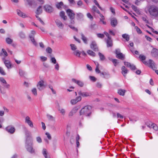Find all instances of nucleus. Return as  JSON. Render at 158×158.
<instances>
[{
  "instance_id": "f257e3e1",
  "label": "nucleus",
  "mask_w": 158,
  "mask_h": 158,
  "mask_svg": "<svg viewBox=\"0 0 158 158\" xmlns=\"http://www.w3.org/2000/svg\"><path fill=\"white\" fill-rule=\"evenodd\" d=\"M148 12L151 17H157L158 16V7L152 5L148 7Z\"/></svg>"
},
{
  "instance_id": "f03ea898",
  "label": "nucleus",
  "mask_w": 158,
  "mask_h": 158,
  "mask_svg": "<svg viewBox=\"0 0 158 158\" xmlns=\"http://www.w3.org/2000/svg\"><path fill=\"white\" fill-rule=\"evenodd\" d=\"M92 107L90 106H86L83 108L80 112V115H85L86 116H89L91 113Z\"/></svg>"
},
{
  "instance_id": "7ed1b4c3",
  "label": "nucleus",
  "mask_w": 158,
  "mask_h": 158,
  "mask_svg": "<svg viewBox=\"0 0 158 158\" xmlns=\"http://www.w3.org/2000/svg\"><path fill=\"white\" fill-rule=\"evenodd\" d=\"M25 148L27 151L31 154H35V151L33 147L32 141L31 142H25Z\"/></svg>"
},
{
  "instance_id": "20e7f679",
  "label": "nucleus",
  "mask_w": 158,
  "mask_h": 158,
  "mask_svg": "<svg viewBox=\"0 0 158 158\" xmlns=\"http://www.w3.org/2000/svg\"><path fill=\"white\" fill-rule=\"evenodd\" d=\"M143 62L146 65H149V67L153 70H155L156 69L154 62L151 59L149 60L148 62L146 61H143Z\"/></svg>"
},
{
  "instance_id": "39448f33",
  "label": "nucleus",
  "mask_w": 158,
  "mask_h": 158,
  "mask_svg": "<svg viewBox=\"0 0 158 158\" xmlns=\"http://www.w3.org/2000/svg\"><path fill=\"white\" fill-rule=\"evenodd\" d=\"M25 134L26 137V142L32 141V138L31 133L26 128L25 130Z\"/></svg>"
},
{
  "instance_id": "423d86ee",
  "label": "nucleus",
  "mask_w": 158,
  "mask_h": 158,
  "mask_svg": "<svg viewBox=\"0 0 158 158\" xmlns=\"http://www.w3.org/2000/svg\"><path fill=\"white\" fill-rule=\"evenodd\" d=\"M44 8L46 12L49 13H52L54 10L53 7L48 4L44 5Z\"/></svg>"
},
{
  "instance_id": "0eeeda50",
  "label": "nucleus",
  "mask_w": 158,
  "mask_h": 158,
  "mask_svg": "<svg viewBox=\"0 0 158 158\" xmlns=\"http://www.w3.org/2000/svg\"><path fill=\"white\" fill-rule=\"evenodd\" d=\"M66 12L70 19H74L75 17V13L74 12L70 9H68Z\"/></svg>"
},
{
  "instance_id": "6e6552de",
  "label": "nucleus",
  "mask_w": 158,
  "mask_h": 158,
  "mask_svg": "<svg viewBox=\"0 0 158 158\" xmlns=\"http://www.w3.org/2000/svg\"><path fill=\"white\" fill-rule=\"evenodd\" d=\"M6 130L11 134H13L15 130V128L12 126H9L5 128Z\"/></svg>"
},
{
  "instance_id": "1a4fd4ad",
  "label": "nucleus",
  "mask_w": 158,
  "mask_h": 158,
  "mask_svg": "<svg viewBox=\"0 0 158 158\" xmlns=\"http://www.w3.org/2000/svg\"><path fill=\"white\" fill-rule=\"evenodd\" d=\"M90 47L94 51H98V48L95 41H94L92 42L90 44Z\"/></svg>"
},
{
  "instance_id": "9d476101",
  "label": "nucleus",
  "mask_w": 158,
  "mask_h": 158,
  "mask_svg": "<svg viewBox=\"0 0 158 158\" xmlns=\"http://www.w3.org/2000/svg\"><path fill=\"white\" fill-rule=\"evenodd\" d=\"M25 122L26 123H27L30 127H33V123L30 120V118L29 116H27L26 117L25 119Z\"/></svg>"
},
{
  "instance_id": "9b49d317",
  "label": "nucleus",
  "mask_w": 158,
  "mask_h": 158,
  "mask_svg": "<svg viewBox=\"0 0 158 158\" xmlns=\"http://www.w3.org/2000/svg\"><path fill=\"white\" fill-rule=\"evenodd\" d=\"M2 60L6 66L7 69H9L11 68V64L10 61L5 60L4 58H2Z\"/></svg>"
},
{
  "instance_id": "f8f14e48",
  "label": "nucleus",
  "mask_w": 158,
  "mask_h": 158,
  "mask_svg": "<svg viewBox=\"0 0 158 158\" xmlns=\"http://www.w3.org/2000/svg\"><path fill=\"white\" fill-rule=\"evenodd\" d=\"M110 24L111 25L114 27H116L118 24V22L117 19L114 18H112L110 19Z\"/></svg>"
},
{
  "instance_id": "ddd939ff",
  "label": "nucleus",
  "mask_w": 158,
  "mask_h": 158,
  "mask_svg": "<svg viewBox=\"0 0 158 158\" xmlns=\"http://www.w3.org/2000/svg\"><path fill=\"white\" fill-rule=\"evenodd\" d=\"M78 109L77 107H74L72 109L71 111L69 113V117L72 116L77 111Z\"/></svg>"
},
{
  "instance_id": "4468645a",
  "label": "nucleus",
  "mask_w": 158,
  "mask_h": 158,
  "mask_svg": "<svg viewBox=\"0 0 158 158\" xmlns=\"http://www.w3.org/2000/svg\"><path fill=\"white\" fill-rule=\"evenodd\" d=\"M55 22L56 25L58 27L61 29H63V28L64 25L60 20L57 19L56 20Z\"/></svg>"
},
{
  "instance_id": "2eb2a0df",
  "label": "nucleus",
  "mask_w": 158,
  "mask_h": 158,
  "mask_svg": "<svg viewBox=\"0 0 158 158\" xmlns=\"http://www.w3.org/2000/svg\"><path fill=\"white\" fill-rule=\"evenodd\" d=\"M17 14L19 16L23 18H26L27 17V15L20 10L17 9L16 10Z\"/></svg>"
},
{
  "instance_id": "dca6fc26",
  "label": "nucleus",
  "mask_w": 158,
  "mask_h": 158,
  "mask_svg": "<svg viewBox=\"0 0 158 158\" xmlns=\"http://www.w3.org/2000/svg\"><path fill=\"white\" fill-rule=\"evenodd\" d=\"M106 43L107 44V47H111L113 46V41L111 38H108L106 40Z\"/></svg>"
},
{
  "instance_id": "f3484780",
  "label": "nucleus",
  "mask_w": 158,
  "mask_h": 158,
  "mask_svg": "<svg viewBox=\"0 0 158 158\" xmlns=\"http://www.w3.org/2000/svg\"><path fill=\"white\" fill-rule=\"evenodd\" d=\"M152 55L153 57H156L158 56V50L153 48L151 51Z\"/></svg>"
},
{
  "instance_id": "a211bd4d",
  "label": "nucleus",
  "mask_w": 158,
  "mask_h": 158,
  "mask_svg": "<svg viewBox=\"0 0 158 158\" xmlns=\"http://www.w3.org/2000/svg\"><path fill=\"white\" fill-rule=\"evenodd\" d=\"M122 73L124 77H126V75L127 74L128 70L124 66H123L122 68Z\"/></svg>"
},
{
  "instance_id": "6ab92c4d",
  "label": "nucleus",
  "mask_w": 158,
  "mask_h": 158,
  "mask_svg": "<svg viewBox=\"0 0 158 158\" xmlns=\"http://www.w3.org/2000/svg\"><path fill=\"white\" fill-rule=\"evenodd\" d=\"M60 15L61 18L63 19L64 20H66L67 19V17L65 15V13L63 11H61L60 12Z\"/></svg>"
},
{
  "instance_id": "aec40b11",
  "label": "nucleus",
  "mask_w": 158,
  "mask_h": 158,
  "mask_svg": "<svg viewBox=\"0 0 158 158\" xmlns=\"http://www.w3.org/2000/svg\"><path fill=\"white\" fill-rule=\"evenodd\" d=\"M42 12V9L41 6H39L37 8L35 13L37 15L40 14Z\"/></svg>"
},
{
  "instance_id": "412c9836",
  "label": "nucleus",
  "mask_w": 158,
  "mask_h": 158,
  "mask_svg": "<svg viewBox=\"0 0 158 158\" xmlns=\"http://www.w3.org/2000/svg\"><path fill=\"white\" fill-rule=\"evenodd\" d=\"M78 94L80 95H81L83 97H87L89 96V94L87 93L86 92H83L81 91H80L78 92Z\"/></svg>"
},
{
  "instance_id": "4be33fe9",
  "label": "nucleus",
  "mask_w": 158,
  "mask_h": 158,
  "mask_svg": "<svg viewBox=\"0 0 158 158\" xmlns=\"http://www.w3.org/2000/svg\"><path fill=\"white\" fill-rule=\"evenodd\" d=\"M102 75L103 76V78H106L109 77L110 75L109 73L104 72L100 73V76H102Z\"/></svg>"
},
{
  "instance_id": "5701e85b",
  "label": "nucleus",
  "mask_w": 158,
  "mask_h": 158,
  "mask_svg": "<svg viewBox=\"0 0 158 158\" xmlns=\"http://www.w3.org/2000/svg\"><path fill=\"white\" fill-rule=\"evenodd\" d=\"M29 37L31 41L33 43V44L35 45H36L37 43L35 40L34 36L33 35H29Z\"/></svg>"
},
{
  "instance_id": "b1692460",
  "label": "nucleus",
  "mask_w": 158,
  "mask_h": 158,
  "mask_svg": "<svg viewBox=\"0 0 158 158\" xmlns=\"http://www.w3.org/2000/svg\"><path fill=\"white\" fill-rule=\"evenodd\" d=\"M19 35L22 39H24L26 38V35L25 33L22 31H21L19 32Z\"/></svg>"
},
{
  "instance_id": "393cba45",
  "label": "nucleus",
  "mask_w": 158,
  "mask_h": 158,
  "mask_svg": "<svg viewBox=\"0 0 158 158\" xmlns=\"http://www.w3.org/2000/svg\"><path fill=\"white\" fill-rule=\"evenodd\" d=\"M126 92L125 90L120 89L118 90V93L120 95L124 96L125 95V94Z\"/></svg>"
},
{
  "instance_id": "a878e982",
  "label": "nucleus",
  "mask_w": 158,
  "mask_h": 158,
  "mask_svg": "<svg viewBox=\"0 0 158 158\" xmlns=\"http://www.w3.org/2000/svg\"><path fill=\"white\" fill-rule=\"evenodd\" d=\"M116 57L118 59L123 60L125 58L124 56L122 53L117 54V55H116Z\"/></svg>"
},
{
  "instance_id": "bb28decb",
  "label": "nucleus",
  "mask_w": 158,
  "mask_h": 158,
  "mask_svg": "<svg viewBox=\"0 0 158 158\" xmlns=\"http://www.w3.org/2000/svg\"><path fill=\"white\" fill-rule=\"evenodd\" d=\"M90 28L93 30H95L98 28V26L95 23H92L89 26Z\"/></svg>"
},
{
  "instance_id": "cd10ccee",
  "label": "nucleus",
  "mask_w": 158,
  "mask_h": 158,
  "mask_svg": "<svg viewBox=\"0 0 158 158\" xmlns=\"http://www.w3.org/2000/svg\"><path fill=\"white\" fill-rule=\"evenodd\" d=\"M47 117L48 119L49 120L52 121H54L55 120V118L49 114H47Z\"/></svg>"
},
{
  "instance_id": "c85d7f7f",
  "label": "nucleus",
  "mask_w": 158,
  "mask_h": 158,
  "mask_svg": "<svg viewBox=\"0 0 158 158\" xmlns=\"http://www.w3.org/2000/svg\"><path fill=\"white\" fill-rule=\"evenodd\" d=\"M63 5V3L61 2H57L56 4V7L58 9H60L62 6Z\"/></svg>"
},
{
  "instance_id": "c756f323",
  "label": "nucleus",
  "mask_w": 158,
  "mask_h": 158,
  "mask_svg": "<svg viewBox=\"0 0 158 158\" xmlns=\"http://www.w3.org/2000/svg\"><path fill=\"white\" fill-rule=\"evenodd\" d=\"M87 53L89 55L93 57H94L96 55L95 53L90 50H88Z\"/></svg>"
},
{
  "instance_id": "7c9ffc66",
  "label": "nucleus",
  "mask_w": 158,
  "mask_h": 158,
  "mask_svg": "<svg viewBox=\"0 0 158 158\" xmlns=\"http://www.w3.org/2000/svg\"><path fill=\"white\" fill-rule=\"evenodd\" d=\"M81 39L84 42V43L85 44H87V38L84 36V35L82 34H81Z\"/></svg>"
},
{
  "instance_id": "2f4dec72",
  "label": "nucleus",
  "mask_w": 158,
  "mask_h": 158,
  "mask_svg": "<svg viewBox=\"0 0 158 158\" xmlns=\"http://www.w3.org/2000/svg\"><path fill=\"white\" fill-rule=\"evenodd\" d=\"M122 36L123 38L125 39L126 41H128L129 40L130 37L129 35H128L126 34H124L122 35Z\"/></svg>"
},
{
  "instance_id": "473e14b6",
  "label": "nucleus",
  "mask_w": 158,
  "mask_h": 158,
  "mask_svg": "<svg viewBox=\"0 0 158 158\" xmlns=\"http://www.w3.org/2000/svg\"><path fill=\"white\" fill-rule=\"evenodd\" d=\"M98 54L100 58V60L103 61L105 59V57L104 56L102 53H101L100 52H99Z\"/></svg>"
},
{
  "instance_id": "72a5a7b5",
  "label": "nucleus",
  "mask_w": 158,
  "mask_h": 158,
  "mask_svg": "<svg viewBox=\"0 0 158 158\" xmlns=\"http://www.w3.org/2000/svg\"><path fill=\"white\" fill-rule=\"evenodd\" d=\"M77 19L78 20L81 19H82L83 17V15L81 13L77 14Z\"/></svg>"
},
{
  "instance_id": "f704fd0d",
  "label": "nucleus",
  "mask_w": 158,
  "mask_h": 158,
  "mask_svg": "<svg viewBox=\"0 0 158 158\" xmlns=\"http://www.w3.org/2000/svg\"><path fill=\"white\" fill-rule=\"evenodd\" d=\"M43 154L45 158H49L47 156V151L46 149L44 148L43 150Z\"/></svg>"
},
{
  "instance_id": "c9c22d12",
  "label": "nucleus",
  "mask_w": 158,
  "mask_h": 158,
  "mask_svg": "<svg viewBox=\"0 0 158 158\" xmlns=\"http://www.w3.org/2000/svg\"><path fill=\"white\" fill-rule=\"evenodd\" d=\"M73 54L75 56L80 57L81 54V52L78 50H77L73 52Z\"/></svg>"
},
{
  "instance_id": "e433bc0d",
  "label": "nucleus",
  "mask_w": 158,
  "mask_h": 158,
  "mask_svg": "<svg viewBox=\"0 0 158 158\" xmlns=\"http://www.w3.org/2000/svg\"><path fill=\"white\" fill-rule=\"evenodd\" d=\"M92 10L94 12H95L97 13L100 14V12L98 10L97 7L95 6H94L92 7Z\"/></svg>"
},
{
  "instance_id": "4c0bfd02",
  "label": "nucleus",
  "mask_w": 158,
  "mask_h": 158,
  "mask_svg": "<svg viewBox=\"0 0 158 158\" xmlns=\"http://www.w3.org/2000/svg\"><path fill=\"white\" fill-rule=\"evenodd\" d=\"M3 53L5 56H7V53L6 50L4 49H2V52L0 53V56L2 55V54Z\"/></svg>"
},
{
  "instance_id": "58836bf2",
  "label": "nucleus",
  "mask_w": 158,
  "mask_h": 158,
  "mask_svg": "<svg viewBox=\"0 0 158 158\" xmlns=\"http://www.w3.org/2000/svg\"><path fill=\"white\" fill-rule=\"evenodd\" d=\"M70 46L71 50L73 51H75L77 49L76 46L74 44H70Z\"/></svg>"
},
{
  "instance_id": "ea45409f",
  "label": "nucleus",
  "mask_w": 158,
  "mask_h": 158,
  "mask_svg": "<svg viewBox=\"0 0 158 158\" xmlns=\"http://www.w3.org/2000/svg\"><path fill=\"white\" fill-rule=\"evenodd\" d=\"M152 128L154 130L157 131L158 130L157 126L155 124H152L151 125Z\"/></svg>"
},
{
  "instance_id": "a19ab883",
  "label": "nucleus",
  "mask_w": 158,
  "mask_h": 158,
  "mask_svg": "<svg viewBox=\"0 0 158 158\" xmlns=\"http://www.w3.org/2000/svg\"><path fill=\"white\" fill-rule=\"evenodd\" d=\"M111 61L115 66H116L118 63V60L117 59H112Z\"/></svg>"
},
{
  "instance_id": "79ce46f5",
  "label": "nucleus",
  "mask_w": 158,
  "mask_h": 158,
  "mask_svg": "<svg viewBox=\"0 0 158 158\" xmlns=\"http://www.w3.org/2000/svg\"><path fill=\"white\" fill-rule=\"evenodd\" d=\"M31 92L35 96L37 95V90L36 88H34L31 90Z\"/></svg>"
},
{
  "instance_id": "37998d69",
  "label": "nucleus",
  "mask_w": 158,
  "mask_h": 158,
  "mask_svg": "<svg viewBox=\"0 0 158 158\" xmlns=\"http://www.w3.org/2000/svg\"><path fill=\"white\" fill-rule=\"evenodd\" d=\"M46 51L47 53L51 54L52 53V50L51 48L48 47L46 48Z\"/></svg>"
},
{
  "instance_id": "c03bdc74",
  "label": "nucleus",
  "mask_w": 158,
  "mask_h": 158,
  "mask_svg": "<svg viewBox=\"0 0 158 158\" xmlns=\"http://www.w3.org/2000/svg\"><path fill=\"white\" fill-rule=\"evenodd\" d=\"M132 9L136 12H139V10L137 8V7L134 5L131 6Z\"/></svg>"
},
{
  "instance_id": "a18cd8bd",
  "label": "nucleus",
  "mask_w": 158,
  "mask_h": 158,
  "mask_svg": "<svg viewBox=\"0 0 158 158\" xmlns=\"http://www.w3.org/2000/svg\"><path fill=\"white\" fill-rule=\"evenodd\" d=\"M6 41L7 43L8 44H10L12 42L13 40L9 38H7L6 39Z\"/></svg>"
},
{
  "instance_id": "49530a36",
  "label": "nucleus",
  "mask_w": 158,
  "mask_h": 158,
  "mask_svg": "<svg viewBox=\"0 0 158 158\" xmlns=\"http://www.w3.org/2000/svg\"><path fill=\"white\" fill-rule=\"evenodd\" d=\"M50 60L51 62L53 64H56V63H57L56 60L54 57H51L50 59Z\"/></svg>"
},
{
  "instance_id": "de8ad7c7",
  "label": "nucleus",
  "mask_w": 158,
  "mask_h": 158,
  "mask_svg": "<svg viewBox=\"0 0 158 158\" xmlns=\"http://www.w3.org/2000/svg\"><path fill=\"white\" fill-rule=\"evenodd\" d=\"M94 2L95 4L101 10H102V8L100 6L99 4L98 3L97 1L96 0H94Z\"/></svg>"
},
{
  "instance_id": "09e8293b",
  "label": "nucleus",
  "mask_w": 158,
  "mask_h": 158,
  "mask_svg": "<svg viewBox=\"0 0 158 158\" xmlns=\"http://www.w3.org/2000/svg\"><path fill=\"white\" fill-rule=\"evenodd\" d=\"M37 85L45 87L44 85V81H40Z\"/></svg>"
},
{
  "instance_id": "8fccbe9b",
  "label": "nucleus",
  "mask_w": 158,
  "mask_h": 158,
  "mask_svg": "<svg viewBox=\"0 0 158 158\" xmlns=\"http://www.w3.org/2000/svg\"><path fill=\"white\" fill-rule=\"evenodd\" d=\"M72 105H74L77 103L78 102L76 99H72L70 101Z\"/></svg>"
},
{
  "instance_id": "3c124183",
  "label": "nucleus",
  "mask_w": 158,
  "mask_h": 158,
  "mask_svg": "<svg viewBox=\"0 0 158 158\" xmlns=\"http://www.w3.org/2000/svg\"><path fill=\"white\" fill-rule=\"evenodd\" d=\"M135 28L138 34H141L142 33V31H141L140 29L137 26H135Z\"/></svg>"
},
{
  "instance_id": "603ef678",
  "label": "nucleus",
  "mask_w": 158,
  "mask_h": 158,
  "mask_svg": "<svg viewBox=\"0 0 158 158\" xmlns=\"http://www.w3.org/2000/svg\"><path fill=\"white\" fill-rule=\"evenodd\" d=\"M97 65L96 67V68L95 69V71L97 73H100V71L99 69V68H98V66H99V64L98 62H97Z\"/></svg>"
},
{
  "instance_id": "864d4df0",
  "label": "nucleus",
  "mask_w": 158,
  "mask_h": 158,
  "mask_svg": "<svg viewBox=\"0 0 158 158\" xmlns=\"http://www.w3.org/2000/svg\"><path fill=\"white\" fill-rule=\"evenodd\" d=\"M139 57L142 61H143V60H145L146 58L145 56L142 55H140Z\"/></svg>"
},
{
  "instance_id": "5fc2aeb1",
  "label": "nucleus",
  "mask_w": 158,
  "mask_h": 158,
  "mask_svg": "<svg viewBox=\"0 0 158 158\" xmlns=\"http://www.w3.org/2000/svg\"><path fill=\"white\" fill-rule=\"evenodd\" d=\"M19 75L21 76H23L24 74V72L21 69L19 70Z\"/></svg>"
},
{
  "instance_id": "6e6d98bb",
  "label": "nucleus",
  "mask_w": 158,
  "mask_h": 158,
  "mask_svg": "<svg viewBox=\"0 0 158 158\" xmlns=\"http://www.w3.org/2000/svg\"><path fill=\"white\" fill-rule=\"evenodd\" d=\"M78 85L80 86L81 87H82L84 85L83 83L81 81H77V83Z\"/></svg>"
},
{
  "instance_id": "4d7b16f0",
  "label": "nucleus",
  "mask_w": 158,
  "mask_h": 158,
  "mask_svg": "<svg viewBox=\"0 0 158 158\" xmlns=\"http://www.w3.org/2000/svg\"><path fill=\"white\" fill-rule=\"evenodd\" d=\"M35 16L36 18L38 19L40 21V22L42 24L44 25V22L39 17V16L37 15H36Z\"/></svg>"
},
{
  "instance_id": "13d9d810",
  "label": "nucleus",
  "mask_w": 158,
  "mask_h": 158,
  "mask_svg": "<svg viewBox=\"0 0 158 158\" xmlns=\"http://www.w3.org/2000/svg\"><path fill=\"white\" fill-rule=\"evenodd\" d=\"M89 77L90 80L93 82H95L97 80V79L94 76H90Z\"/></svg>"
},
{
  "instance_id": "bf43d9fd",
  "label": "nucleus",
  "mask_w": 158,
  "mask_h": 158,
  "mask_svg": "<svg viewBox=\"0 0 158 158\" xmlns=\"http://www.w3.org/2000/svg\"><path fill=\"white\" fill-rule=\"evenodd\" d=\"M124 65L127 67L130 68L131 66V64L130 63L127 62H124Z\"/></svg>"
},
{
  "instance_id": "052dcab7",
  "label": "nucleus",
  "mask_w": 158,
  "mask_h": 158,
  "mask_svg": "<svg viewBox=\"0 0 158 158\" xmlns=\"http://www.w3.org/2000/svg\"><path fill=\"white\" fill-rule=\"evenodd\" d=\"M97 35L98 37L100 38H103L104 36V34H100V33H98L97 34Z\"/></svg>"
},
{
  "instance_id": "680f3d73",
  "label": "nucleus",
  "mask_w": 158,
  "mask_h": 158,
  "mask_svg": "<svg viewBox=\"0 0 158 158\" xmlns=\"http://www.w3.org/2000/svg\"><path fill=\"white\" fill-rule=\"evenodd\" d=\"M36 140L39 143H41L42 142L41 139L39 136L36 137Z\"/></svg>"
},
{
  "instance_id": "e2e57ef3",
  "label": "nucleus",
  "mask_w": 158,
  "mask_h": 158,
  "mask_svg": "<svg viewBox=\"0 0 158 158\" xmlns=\"http://www.w3.org/2000/svg\"><path fill=\"white\" fill-rule=\"evenodd\" d=\"M0 81L2 82L3 84L6 83V81L2 77H0Z\"/></svg>"
},
{
  "instance_id": "0e129e2a",
  "label": "nucleus",
  "mask_w": 158,
  "mask_h": 158,
  "mask_svg": "<svg viewBox=\"0 0 158 158\" xmlns=\"http://www.w3.org/2000/svg\"><path fill=\"white\" fill-rule=\"evenodd\" d=\"M60 113L63 115H64L65 113V111L64 109H61L59 110Z\"/></svg>"
},
{
  "instance_id": "69168bd1",
  "label": "nucleus",
  "mask_w": 158,
  "mask_h": 158,
  "mask_svg": "<svg viewBox=\"0 0 158 158\" xmlns=\"http://www.w3.org/2000/svg\"><path fill=\"white\" fill-rule=\"evenodd\" d=\"M117 118H119L121 119H123V116L120 114L117 113Z\"/></svg>"
},
{
  "instance_id": "338daca9",
  "label": "nucleus",
  "mask_w": 158,
  "mask_h": 158,
  "mask_svg": "<svg viewBox=\"0 0 158 158\" xmlns=\"http://www.w3.org/2000/svg\"><path fill=\"white\" fill-rule=\"evenodd\" d=\"M82 4L83 2L81 0H79L77 2V5L79 7H80L81 6H82Z\"/></svg>"
},
{
  "instance_id": "774afa93",
  "label": "nucleus",
  "mask_w": 158,
  "mask_h": 158,
  "mask_svg": "<svg viewBox=\"0 0 158 158\" xmlns=\"http://www.w3.org/2000/svg\"><path fill=\"white\" fill-rule=\"evenodd\" d=\"M0 73L1 74L3 75H5L6 74V73H5L4 71L2 68H0Z\"/></svg>"
}]
</instances>
